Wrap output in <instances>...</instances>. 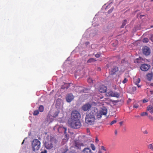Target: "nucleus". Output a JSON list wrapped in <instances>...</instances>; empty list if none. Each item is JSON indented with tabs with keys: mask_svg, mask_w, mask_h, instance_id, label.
I'll return each instance as SVG.
<instances>
[{
	"mask_svg": "<svg viewBox=\"0 0 153 153\" xmlns=\"http://www.w3.org/2000/svg\"><path fill=\"white\" fill-rule=\"evenodd\" d=\"M97 112L98 109L96 108H93L90 112L87 113L85 118V123L88 125L94 124L96 120L95 116Z\"/></svg>",
	"mask_w": 153,
	"mask_h": 153,
	"instance_id": "f257e3e1",
	"label": "nucleus"
},
{
	"mask_svg": "<svg viewBox=\"0 0 153 153\" xmlns=\"http://www.w3.org/2000/svg\"><path fill=\"white\" fill-rule=\"evenodd\" d=\"M57 143V140L51 136L48 135L45 143V148L48 149H50L53 147V146Z\"/></svg>",
	"mask_w": 153,
	"mask_h": 153,
	"instance_id": "f03ea898",
	"label": "nucleus"
},
{
	"mask_svg": "<svg viewBox=\"0 0 153 153\" xmlns=\"http://www.w3.org/2000/svg\"><path fill=\"white\" fill-rule=\"evenodd\" d=\"M68 123L71 127L74 129L79 128L82 125L79 120H69Z\"/></svg>",
	"mask_w": 153,
	"mask_h": 153,
	"instance_id": "7ed1b4c3",
	"label": "nucleus"
},
{
	"mask_svg": "<svg viewBox=\"0 0 153 153\" xmlns=\"http://www.w3.org/2000/svg\"><path fill=\"white\" fill-rule=\"evenodd\" d=\"M41 143L37 139H35L33 141L32 146L34 151L39 150L40 147Z\"/></svg>",
	"mask_w": 153,
	"mask_h": 153,
	"instance_id": "20e7f679",
	"label": "nucleus"
},
{
	"mask_svg": "<svg viewBox=\"0 0 153 153\" xmlns=\"http://www.w3.org/2000/svg\"><path fill=\"white\" fill-rule=\"evenodd\" d=\"M80 117V114L78 111L76 110H74L71 112V118L69 120H79Z\"/></svg>",
	"mask_w": 153,
	"mask_h": 153,
	"instance_id": "39448f33",
	"label": "nucleus"
},
{
	"mask_svg": "<svg viewBox=\"0 0 153 153\" xmlns=\"http://www.w3.org/2000/svg\"><path fill=\"white\" fill-rule=\"evenodd\" d=\"M107 112V109L105 107L102 108L99 112L98 111L97 113L96 114L97 118H100L102 115H106Z\"/></svg>",
	"mask_w": 153,
	"mask_h": 153,
	"instance_id": "423d86ee",
	"label": "nucleus"
},
{
	"mask_svg": "<svg viewBox=\"0 0 153 153\" xmlns=\"http://www.w3.org/2000/svg\"><path fill=\"white\" fill-rule=\"evenodd\" d=\"M106 95L108 97H114L118 98L119 94L117 92H114L112 91L109 90L106 93Z\"/></svg>",
	"mask_w": 153,
	"mask_h": 153,
	"instance_id": "0eeeda50",
	"label": "nucleus"
},
{
	"mask_svg": "<svg viewBox=\"0 0 153 153\" xmlns=\"http://www.w3.org/2000/svg\"><path fill=\"white\" fill-rule=\"evenodd\" d=\"M143 53L146 56L149 55L150 53V50L149 48L146 46L144 47L142 49Z\"/></svg>",
	"mask_w": 153,
	"mask_h": 153,
	"instance_id": "6e6552de",
	"label": "nucleus"
},
{
	"mask_svg": "<svg viewBox=\"0 0 153 153\" xmlns=\"http://www.w3.org/2000/svg\"><path fill=\"white\" fill-rule=\"evenodd\" d=\"M91 104L87 103L84 105L82 107V109L84 111H86L89 110L91 107Z\"/></svg>",
	"mask_w": 153,
	"mask_h": 153,
	"instance_id": "1a4fd4ad",
	"label": "nucleus"
},
{
	"mask_svg": "<svg viewBox=\"0 0 153 153\" xmlns=\"http://www.w3.org/2000/svg\"><path fill=\"white\" fill-rule=\"evenodd\" d=\"M150 66L149 65L143 64L141 65L140 67V69L143 71H146L149 70Z\"/></svg>",
	"mask_w": 153,
	"mask_h": 153,
	"instance_id": "9d476101",
	"label": "nucleus"
},
{
	"mask_svg": "<svg viewBox=\"0 0 153 153\" xmlns=\"http://www.w3.org/2000/svg\"><path fill=\"white\" fill-rule=\"evenodd\" d=\"M58 132L60 133H62L64 132L65 134L66 137H67V135L66 134V131H67L66 128L64 127L63 126H60L58 128Z\"/></svg>",
	"mask_w": 153,
	"mask_h": 153,
	"instance_id": "9b49d317",
	"label": "nucleus"
},
{
	"mask_svg": "<svg viewBox=\"0 0 153 153\" xmlns=\"http://www.w3.org/2000/svg\"><path fill=\"white\" fill-rule=\"evenodd\" d=\"M74 96L72 93L68 94L66 97V101L68 102H71L74 99Z\"/></svg>",
	"mask_w": 153,
	"mask_h": 153,
	"instance_id": "f8f14e48",
	"label": "nucleus"
},
{
	"mask_svg": "<svg viewBox=\"0 0 153 153\" xmlns=\"http://www.w3.org/2000/svg\"><path fill=\"white\" fill-rule=\"evenodd\" d=\"M74 146L76 148L79 149H81V146H84L83 143H82L79 141H77L75 142Z\"/></svg>",
	"mask_w": 153,
	"mask_h": 153,
	"instance_id": "ddd939ff",
	"label": "nucleus"
},
{
	"mask_svg": "<svg viewBox=\"0 0 153 153\" xmlns=\"http://www.w3.org/2000/svg\"><path fill=\"white\" fill-rule=\"evenodd\" d=\"M110 73L111 75H114L118 71V68L117 67L114 66L113 68L109 69Z\"/></svg>",
	"mask_w": 153,
	"mask_h": 153,
	"instance_id": "4468645a",
	"label": "nucleus"
},
{
	"mask_svg": "<svg viewBox=\"0 0 153 153\" xmlns=\"http://www.w3.org/2000/svg\"><path fill=\"white\" fill-rule=\"evenodd\" d=\"M107 89V88L104 85H102L100 86L99 89V91L101 93H104L106 92Z\"/></svg>",
	"mask_w": 153,
	"mask_h": 153,
	"instance_id": "2eb2a0df",
	"label": "nucleus"
},
{
	"mask_svg": "<svg viewBox=\"0 0 153 153\" xmlns=\"http://www.w3.org/2000/svg\"><path fill=\"white\" fill-rule=\"evenodd\" d=\"M153 76L152 73H149L146 75V78L149 81H151L152 79Z\"/></svg>",
	"mask_w": 153,
	"mask_h": 153,
	"instance_id": "dca6fc26",
	"label": "nucleus"
},
{
	"mask_svg": "<svg viewBox=\"0 0 153 153\" xmlns=\"http://www.w3.org/2000/svg\"><path fill=\"white\" fill-rule=\"evenodd\" d=\"M82 153H92L91 150L89 148H85L82 150Z\"/></svg>",
	"mask_w": 153,
	"mask_h": 153,
	"instance_id": "f3484780",
	"label": "nucleus"
},
{
	"mask_svg": "<svg viewBox=\"0 0 153 153\" xmlns=\"http://www.w3.org/2000/svg\"><path fill=\"white\" fill-rule=\"evenodd\" d=\"M140 82V78H137V79H135L134 80V83L136 85L138 88L140 87L141 85H139L138 84Z\"/></svg>",
	"mask_w": 153,
	"mask_h": 153,
	"instance_id": "a211bd4d",
	"label": "nucleus"
},
{
	"mask_svg": "<svg viewBox=\"0 0 153 153\" xmlns=\"http://www.w3.org/2000/svg\"><path fill=\"white\" fill-rule=\"evenodd\" d=\"M143 61V59L140 57L139 58L135 60V62L137 63H141L142 62V61Z\"/></svg>",
	"mask_w": 153,
	"mask_h": 153,
	"instance_id": "6ab92c4d",
	"label": "nucleus"
},
{
	"mask_svg": "<svg viewBox=\"0 0 153 153\" xmlns=\"http://www.w3.org/2000/svg\"><path fill=\"white\" fill-rule=\"evenodd\" d=\"M69 87V85L67 83H65L63 85H62L61 88L62 89H68Z\"/></svg>",
	"mask_w": 153,
	"mask_h": 153,
	"instance_id": "aec40b11",
	"label": "nucleus"
},
{
	"mask_svg": "<svg viewBox=\"0 0 153 153\" xmlns=\"http://www.w3.org/2000/svg\"><path fill=\"white\" fill-rule=\"evenodd\" d=\"M147 110L151 113H153V107L151 105H149L147 107Z\"/></svg>",
	"mask_w": 153,
	"mask_h": 153,
	"instance_id": "412c9836",
	"label": "nucleus"
},
{
	"mask_svg": "<svg viewBox=\"0 0 153 153\" xmlns=\"http://www.w3.org/2000/svg\"><path fill=\"white\" fill-rule=\"evenodd\" d=\"M39 110L40 112H43L44 110V107L42 105H40L39 107Z\"/></svg>",
	"mask_w": 153,
	"mask_h": 153,
	"instance_id": "4be33fe9",
	"label": "nucleus"
},
{
	"mask_svg": "<svg viewBox=\"0 0 153 153\" xmlns=\"http://www.w3.org/2000/svg\"><path fill=\"white\" fill-rule=\"evenodd\" d=\"M96 61V60L94 59L91 58L89 59L87 61L88 63H90L92 62H94Z\"/></svg>",
	"mask_w": 153,
	"mask_h": 153,
	"instance_id": "5701e85b",
	"label": "nucleus"
},
{
	"mask_svg": "<svg viewBox=\"0 0 153 153\" xmlns=\"http://www.w3.org/2000/svg\"><path fill=\"white\" fill-rule=\"evenodd\" d=\"M39 113V111L38 110L34 111L33 113V115L34 116L37 115Z\"/></svg>",
	"mask_w": 153,
	"mask_h": 153,
	"instance_id": "b1692460",
	"label": "nucleus"
},
{
	"mask_svg": "<svg viewBox=\"0 0 153 153\" xmlns=\"http://www.w3.org/2000/svg\"><path fill=\"white\" fill-rule=\"evenodd\" d=\"M127 23V21L126 20H124L123 21V22L122 24V25H121V28H123L124 26L126 25Z\"/></svg>",
	"mask_w": 153,
	"mask_h": 153,
	"instance_id": "393cba45",
	"label": "nucleus"
},
{
	"mask_svg": "<svg viewBox=\"0 0 153 153\" xmlns=\"http://www.w3.org/2000/svg\"><path fill=\"white\" fill-rule=\"evenodd\" d=\"M149 40L147 38H145L143 40V42L144 43H147L149 42Z\"/></svg>",
	"mask_w": 153,
	"mask_h": 153,
	"instance_id": "a878e982",
	"label": "nucleus"
},
{
	"mask_svg": "<svg viewBox=\"0 0 153 153\" xmlns=\"http://www.w3.org/2000/svg\"><path fill=\"white\" fill-rule=\"evenodd\" d=\"M91 147L93 150H95V147L94 145L93 144H91Z\"/></svg>",
	"mask_w": 153,
	"mask_h": 153,
	"instance_id": "bb28decb",
	"label": "nucleus"
},
{
	"mask_svg": "<svg viewBox=\"0 0 153 153\" xmlns=\"http://www.w3.org/2000/svg\"><path fill=\"white\" fill-rule=\"evenodd\" d=\"M148 148L152 150H153V146L152 144H150L148 146Z\"/></svg>",
	"mask_w": 153,
	"mask_h": 153,
	"instance_id": "cd10ccee",
	"label": "nucleus"
},
{
	"mask_svg": "<svg viewBox=\"0 0 153 153\" xmlns=\"http://www.w3.org/2000/svg\"><path fill=\"white\" fill-rule=\"evenodd\" d=\"M148 114L146 112H142L141 114V115L142 116H146Z\"/></svg>",
	"mask_w": 153,
	"mask_h": 153,
	"instance_id": "c85d7f7f",
	"label": "nucleus"
},
{
	"mask_svg": "<svg viewBox=\"0 0 153 153\" xmlns=\"http://www.w3.org/2000/svg\"><path fill=\"white\" fill-rule=\"evenodd\" d=\"M114 8L113 7H111V8L108 11V13L109 14L111 13L113 11Z\"/></svg>",
	"mask_w": 153,
	"mask_h": 153,
	"instance_id": "c756f323",
	"label": "nucleus"
},
{
	"mask_svg": "<svg viewBox=\"0 0 153 153\" xmlns=\"http://www.w3.org/2000/svg\"><path fill=\"white\" fill-rule=\"evenodd\" d=\"M86 131L87 133V134L88 135H90V132L89 129L88 128H87L86 129Z\"/></svg>",
	"mask_w": 153,
	"mask_h": 153,
	"instance_id": "7c9ffc66",
	"label": "nucleus"
},
{
	"mask_svg": "<svg viewBox=\"0 0 153 153\" xmlns=\"http://www.w3.org/2000/svg\"><path fill=\"white\" fill-rule=\"evenodd\" d=\"M128 81V79L126 78H125L123 81H122V82L123 84H125Z\"/></svg>",
	"mask_w": 153,
	"mask_h": 153,
	"instance_id": "2f4dec72",
	"label": "nucleus"
},
{
	"mask_svg": "<svg viewBox=\"0 0 153 153\" xmlns=\"http://www.w3.org/2000/svg\"><path fill=\"white\" fill-rule=\"evenodd\" d=\"M149 39L152 41L153 42V34L150 36L149 37Z\"/></svg>",
	"mask_w": 153,
	"mask_h": 153,
	"instance_id": "473e14b6",
	"label": "nucleus"
},
{
	"mask_svg": "<svg viewBox=\"0 0 153 153\" xmlns=\"http://www.w3.org/2000/svg\"><path fill=\"white\" fill-rule=\"evenodd\" d=\"M117 122L116 120H114L113 121H112L110 123V125H111L113 124L116 123Z\"/></svg>",
	"mask_w": 153,
	"mask_h": 153,
	"instance_id": "72a5a7b5",
	"label": "nucleus"
},
{
	"mask_svg": "<svg viewBox=\"0 0 153 153\" xmlns=\"http://www.w3.org/2000/svg\"><path fill=\"white\" fill-rule=\"evenodd\" d=\"M59 113L57 112H56L53 115V117H56L58 115Z\"/></svg>",
	"mask_w": 153,
	"mask_h": 153,
	"instance_id": "f704fd0d",
	"label": "nucleus"
},
{
	"mask_svg": "<svg viewBox=\"0 0 153 153\" xmlns=\"http://www.w3.org/2000/svg\"><path fill=\"white\" fill-rule=\"evenodd\" d=\"M136 89V87H133L132 88V90L133 92L135 91Z\"/></svg>",
	"mask_w": 153,
	"mask_h": 153,
	"instance_id": "c9c22d12",
	"label": "nucleus"
},
{
	"mask_svg": "<svg viewBox=\"0 0 153 153\" xmlns=\"http://www.w3.org/2000/svg\"><path fill=\"white\" fill-rule=\"evenodd\" d=\"M138 107H139L138 105L137 104H134L133 105V108H137Z\"/></svg>",
	"mask_w": 153,
	"mask_h": 153,
	"instance_id": "e433bc0d",
	"label": "nucleus"
},
{
	"mask_svg": "<svg viewBox=\"0 0 153 153\" xmlns=\"http://www.w3.org/2000/svg\"><path fill=\"white\" fill-rule=\"evenodd\" d=\"M100 56V55L98 53H97L95 55V56L97 58H99Z\"/></svg>",
	"mask_w": 153,
	"mask_h": 153,
	"instance_id": "4c0bfd02",
	"label": "nucleus"
},
{
	"mask_svg": "<svg viewBox=\"0 0 153 153\" xmlns=\"http://www.w3.org/2000/svg\"><path fill=\"white\" fill-rule=\"evenodd\" d=\"M88 81L89 83H91L92 82V80L90 78L88 79Z\"/></svg>",
	"mask_w": 153,
	"mask_h": 153,
	"instance_id": "58836bf2",
	"label": "nucleus"
},
{
	"mask_svg": "<svg viewBox=\"0 0 153 153\" xmlns=\"http://www.w3.org/2000/svg\"><path fill=\"white\" fill-rule=\"evenodd\" d=\"M148 100L145 99H144L143 100V103H145L148 102Z\"/></svg>",
	"mask_w": 153,
	"mask_h": 153,
	"instance_id": "ea45409f",
	"label": "nucleus"
},
{
	"mask_svg": "<svg viewBox=\"0 0 153 153\" xmlns=\"http://www.w3.org/2000/svg\"><path fill=\"white\" fill-rule=\"evenodd\" d=\"M47 151L46 150H45L44 151L41 152V153H47Z\"/></svg>",
	"mask_w": 153,
	"mask_h": 153,
	"instance_id": "a19ab883",
	"label": "nucleus"
},
{
	"mask_svg": "<svg viewBox=\"0 0 153 153\" xmlns=\"http://www.w3.org/2000/svg\"><path fill=\"white\" fill-rule=\"evenodd\" d=\"M101 149H102L103 150L105 151L106 149L103 146H101Z\"/></svg>",
	"mask_w": 153,
	"mask_h": 153,
	"instance_id": "79ce46f5",
	"label": "nucleus"
},
{
	"mask_svg": "<svg viewBox=\"0 0 153 153\" xmlns=\"http://www.w3.org/2000/svg\"><path fill=\"white\" fill-rule=\"evenodd\" d=\"M98 141L99 140H98V139L97 137H96L95 139V142L96 143H97Z\"/></svg>",
	"mask_w": 153,
	"mask_h": 153,
	"instance_id": "37998d69",
	"label": "nucleus"
},
{
	"mask_svg": "<svg viewBox=\"0 0 153 153\" xmlns=\"http://www.w3.org/2000/svg\"><path fill=\"white\" fill-rule=\"evenodd\" d=\"M69 153H77L76 152H75L74 151V152H70Z\"/></svg>",
	"mask_w": 153,
	"mask_h": 153,
	"instance_id": "c03bdc74",
	"label": "nucleus"
},
{
	"mask_svg": "<svg viewBox=\"0 0 153 153\" xmlns=\"http://www.w3.org/2000/svg\"><path fill=\"white\" fill-rule=\"evenodd\" d=\"M98 70L100 71L101 70V69L100 68H98Z\"/></svg>",
	"mask_w": 153,
	"mask_h": 153,
	"instance_id": "a18cd8bd",
	"label": "nucleus"
},
{
	"mask_svg": "<svg viewBox=\"0 0 153 153\" xmlns=\"http://www.w3.org/2000/svg\"><path fill=\"white\" fill-rule=\"evenodd\" d=\"M150 119L151 120H153V118L152 117H150Z\"/></svg>",
	"mask_w": 153,
	"mask_h": 153,
	"instance_id": "49530a36",
	"label": "nucleus"
},
{
	"mask_svg": "<svg viewBox=\"0 0 153 153\" xmlns=\"http://www.w3.org/2000/svg\"><path fill=\"white\" fill-rule=\"evenodd\" d=\"M98 153H102V152L101 151H99L98 152Z\"/></svg>",
	"mask_w": 153,
	"mask_h": 153,
	"instance_id": "de8ad7c7",
	"label": "nucleus"
},
{
	"mask_svg": "<svg viewBox=\"0 0 153 153\" xmlns=\"http://www.w3.org/2000/svg\"><path fill=\"white\" fill-rule=\"evenodd\" d=\"M145 134H147V131H145Z\"/></svg>",
	"mask_w": 153,
	"mask_h": 153,
	"instance_id": "09e8293b",
	"label": "nucleus"
},
{
	"mask_svg": "<svg viewBox=\"0 0 153 153\" xmlns=\"http://www.w3.org/2000/svg\"><path fill=\"white\" fill-rule=\"evenodd\" d=\"M24 141H25V140H24L23 142H22V144L24 143Z\"/></svg>",
	"mask_w": 153,
	"mask_h": 153,
	"instance_id": "8fccbe9b",
	"label": "nucleus"
},
{
	"mask_svg": "<svg viewBox=\"0 0 153 153\" xmlns=\"http://www.w3.org/2000/svg\"><path fill=\"white\" fill-rule=\"evenodd\" d=\"M120 124H121V125H122V122H120Z\"/></svg>",
	"mask_w": 153,
	"mask_h": 153,
	"instance_id": "3c124183",
	"label": "nucleus"
},
{
	"mask_svg": "<svg viewBox=\"0 0 153 153\" xmlns=\"http://www.w3.org/2000/svg\"><path fill=\"white\" fill-rule=\"evenodd\" d=\"M117 133V131H115V134H116Z\"/></svg>",
	"mask_w": 153,
	"mask_h": 153,
	"instance_id": "603ef678",
	"label": "nucleus"
},
{
	"mask_svg": "<svg viewBox=\"0 0 153 153\" xmlns=\"http://www.w3.org/2000/svg\"><path fill=\"white\" fill-rule=\"evenodd\" d=\"M141 153H146V152H142Z\"/></svg>",
	"mask_w": 153,
	"mask_h": 153,
	"instance_id": "864d4df0",
	"label": "nucleus"
},
{
	"mask_svg": "<svg viewBox=\"0 0 153 153\" xmlns=\"http://www.w3.org/2000/svg\"><path fill=\"white\" fill-rule=\"evenodd\" d=\"M153 1V0H151V1L152 2V1Z\"/></svg>",
	"mask_w": 153,
	"mask_h": 153,
	"instance_id": "5fc2aeb1",
	"label": "nucleus"
},
{
	"mask_svg": "<svg viewBox=\"0 0 153 153\" xmlns=\"http://www.w3.org/2000/svg\"><path fill=\"white\" fill-rule=\"evenodd\" d=\"M141 16H144V15H141Z\"/></svg>",
	"mask_w": 153,
	"mask_h": 153,
	"instance_id": "6e6d98bb",
	"label": "nucleus"
},
{
	"mask_svg": "<svg viewBox=\"0 0 153 153\" xmlns=\"http://www.w3.org/2000/svg\"><path fill=\"white\" fill-rule=\"evenodd\" d=\"M151 27H153V26H151Z\"/></svg>",
	"mask_w": 153,
	"mask_h": 153,
	"instance_id": "4d7b16f0",
	"label": "nucleus"
}]
</instances>
